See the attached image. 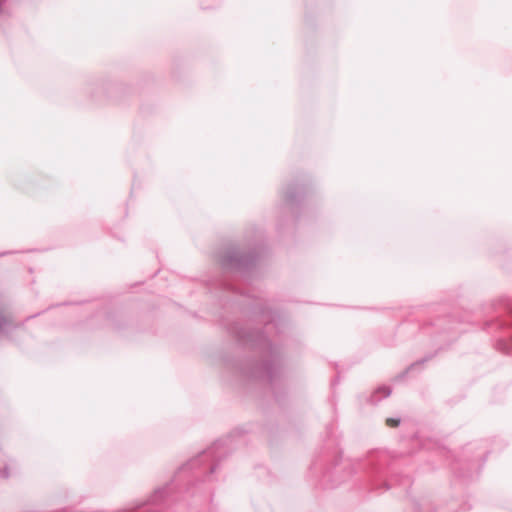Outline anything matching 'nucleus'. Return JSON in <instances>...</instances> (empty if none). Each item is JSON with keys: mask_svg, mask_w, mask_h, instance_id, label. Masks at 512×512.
Masks as SVG:
<instances>
[{"mask_svg": "<svg viewBox=\"0 0 512 512\" xmlns=\"http://www.w3.org/2000/svg\"><path fill=\"white\" fill-rule=\"evenodd\" d=\"M386 425L390 428H395L399 425V419L397 418H387Z\"/></svg>", "mask_w": 512, "mask_h": 512, "instance_id": "nucleus-1", "label": "nucleus"}, {"mask_svg": "<svg viewBox=\"0 0 512 512\" xmlns=\"http://www.w3.org/2000/svg\"><path fill=\"white\" fill-rule=\"evenodd\" d=\"M378 392H381L383 396H388L390 394V390L387 387L379 388Z\"/></svg>", "mask_w": 512, "mask_h": 512, "instance_id": "nucleus-2", "label": "nucleus"}]
</instances>
